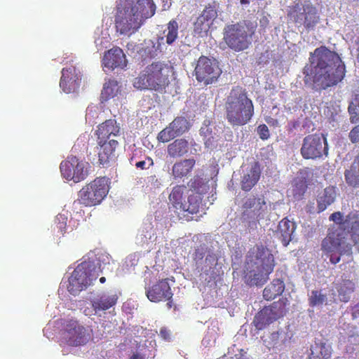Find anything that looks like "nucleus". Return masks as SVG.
I'll list each match as a JSON object with an SVG mask.
<instances>
[{
    "mask_svg": "<svg viewBox=\"0 0 359 359\" xmlns=\"http://www.w3.org/2000/svg\"><path fill=\"white\" fill-rule=\"evenodd\" d=\"M309 63L303 69L304 83L321 91L337 86L346 75V66L334 51L322 46L310 53Z\"/></svg>",
    "mask_w": 359,
    "mask_h": 359,
    "instance_id": "f257e3e1",
    "label": "nucleus"
},
{
    "mask_svg": "<svg viewBox=\"0 0 359 359\" xmlns=\"http://www.w3.org/2000/svg\"><path fill=\"white\" fill-rule=\"evenodd\" d=\"M329 219L339 224V227L330 231L322 241L321 250L330 263L336 264L341 256L352 255L353 245L359 244V219L353 212H350L344 219L339 211L331 214Z\"/></svg>",
    "mask_w": 359,
    "mask_h": 359,
    "instance_id": "f03ea898",
    "label": "nucleus"
},
{
    "mask_svg": "<svg viewBox=\"0 0 359 359\" xmlns=\"http://www.w3.org/2000/svg\"><path fill=\"white\" fill-rule=\"evenodd\" d=\"M156 11L154 0H118L114 15L116 32L130 36L155 15Z\"/></svg>",
    "mask_w": 359,
    "mask_h": 359,
    "instance_id": "7ed1b4c3",
    "label": "nucleus"
},
{
    "mask_svg": "<svg viewBox=\"0 0 359 359\" xmlns=\"http://www.w3.org/2000/svg\"><path fill=\"white\" fill-rule=\"evenodd\" d=\"M275 260L271 250L263 245L250 250L245 264L243 278L248 285L262 286L273 271Z\"/></svg>",
    "mask_w": 359,
    "mask_h": 359,
    "instance_id": "20e7f679",
    "label": "nucleus"
},
{
    "mask_svg": "<svg viewBox=\"0 0 359 359\" xmlns=\"http://www.w3.org/2000/svg\"><path fill=\"white\" fill-rule=\"evenodd\" d=\"M173 67L165 61L156 60L147 65L133 81L135 88L163 93L170 83Z\"/></svg>",
    "mask_w": 359,
    "mask_h": 359,
    "instance_id": "39448f33",
    "label": "nucleus"
},
{
    "mask_svg": "<svg viewBox=\"0 0 359 359\" xmlns=\"http://www.w3.org/2000/svg\"><path fill=\"white\" fill-rule=\"evenodd\" d=\"M225 117L233 127L247 124L254 115L252 101L245 88L237 86L231 90L224 103Z\"/></svg>",
    "mask_w": 359,
    "mask_h": 359,
    "instance_id": "423d86ee",
    "label": "nucleus"
},
{
    "mask_svg": "<svg viewBox=\"0 0 359 359\" xmlns=\"http://www.w3.org/2000/svg\"><path fill=\"white\" fill-rule=\"evenodd\" d=\"M254 33L252 24L243 20L227 25L224 29V40L231 49L239 52L248 48Z\"/></svg>",
    "mask_w": 359,
    "mask_h": 359,
    "instance_id": "0eeeda50",
    "label": "nucleus"
},
{
    "mask_svg": "<svg viewBox=\"0 0 359 359\" xmlns=\"http://www.w3.org/2000/svg\"><path fill=\"white\" fill-rule=\"evenodd\" d=\"M109 190V179L106 177H96L78 192V198L74 201L73 206L83 205L92 207L99 205L107 196Z\"/></svg>",
    "mask_w": 359,
    "mask_h": 359,
    "instance_id": "6e6552de",
    "label": "nucleus"
},
{
    "mask_svg": "<svg viewBox=\"0 0 359 359\" xmlns=\"http://www.w3.org/2000/svg\"><path fill=\"white\" fill-rule=\"evenodd\" d=\"M98 276V271L93 263L83 262L79 264L69 278V284L67 286L68 292L74 296L77 295L91 285Z\"/></svg>",
    "mask_w": 359,
    "mask_h": 359,
    "instance_id": "1a4fd4ad",
    "label": "nucleus"
},
{
    "mask_svg": "<svg viewBox=\"0 0 359 359\" xmlns=\"http://www.w3.org/2000/svg\"><path fill=\"white\" fill-rule=\"evenodd\" d=\"M290 15L297 27L303 26L308 32L314 29L320 22L316 8L309 1L296 3L292 7Z\"/></svg>",
    "mask_w": 359,
    "mask_h": 359,
    "instance_id": "9d476101",
    "label": "nucleus"
},
{
    "mask_svg": "<svg viewBox=\"0 0 359 359\" xmlns=\"http://www.w3.org/2000/svg\"><path fill=\"white\" fill-rule=\"evenodd\" d=\"M328 144L323 135L311 134L303 139L300 153L306 160L321 158L328 155Z\"/></svg>",
    "mask_w": 359,
    "mask_h": 359,
    "instance_id": "9b49d317",
    "label": "nucleus"
},
{
    "mask_svg": "<svg viewBox=\"0 0 359 359\" xmlns=\"http://www.w3.org/2000/svg\"><path fill=\"white\" fill-rule=\"evenodd\" d=\"M285 300L273 302L270 306L264 307L255 316L253 323L256 329L262 330L267 325L283 317L286 313Z\"/></svg>",
    "mask_w": 359,
    "mask_h": 359,
    "instance_id": "f8f14e48",
    "label": "nucleus"
},
{
    "mask_svg": "<svg viewBox=\"0 0 359 359\" xmlns=\"http://www.w3.org/2000/svg\"><path fill=\"white\" fill-rule=\"evenodd\" d=\"M89 167L88 162L79 160L74 156H70L60 163V168L64 178L79 182L87 177Z\"/></svg>",
    "mask_w": 359,
    "mask_h": 359,
    "instance_id": "ddd939ff",
    "label": "nucleus"
},
{
    "mask_svg": "<svg viewBox=\"0 0 359 359\" xmlns=\"http://www.w3.org/2000/svg\"><path fill=\"white\" fill-rule=\"evenodd\" d=\"M194 73L198 82L208 85L217 80L222 74V69L217 62L203 55L197 61Z\"/></svg>",
    "mask_w": 359,
    "mask_h": 359,
    "instance_id": "4468645a",
    "label": "nucleus"
},
{
    "mask_svg": "<svg viewBox=\"0 0 359 359\" xmlns=\"http://www.w3.org/2000/svg\"><path fill=\"white\" fill-rule=\"evenodd\" d=\"M65 343L70 346H79L86 344L90 338L86 328L76 320H69L64 332Z\"/></svg>",
    "mask_w": 359,
    "mask_h": 359,
    "instance_id": "2eb2a0df",
    "label": "nucleus"
},
{
    "mask_svg": "<svg viewBox=\"0 0 359 359\" xmlns=\"http://www.w3.org/2000/svg\"><path fill=\"white\" fill-rule=\"evenodd\" d=\"M217 12L214 5L208 4L194 23V33L198 36H203L208 32L212 21L217 18Z\"/></svg>",
    "mask_w": 359,
    "mask_h": 359,
    "instance_id": "dca6fc26",
    "label": "nucleus"
},
{
    "mask_svg": "<svg viewBox=\"0 0 359 359\" xmlns=\"http://www.w3.org/2000/svg\"><path fill=\"white\" fill-rule=\"evenodd\" d=\"M146 295L149 301L155 303L171 299L173 293L168 283V278L159 280L149 287L146 290Z\"/></svg>",
    "mask_w": 359,
    "mask_h": 359,
    "instance_id": "f3484780",
    "label": "nucleus"
},
{
    "mask_svg": "<svg viewBox=\"0 0 359 359\" xmlns=\"http://www.w3.org/2000/svg\"><path fill=\"white\" fill-rule=\"evenodd\" d=\"M102 65L104 70L107 69L110 71L116 68L126 67L127 60L123 50L118 46H114L106 51L102 60Z\"/></svg>",
    "mask_w": 359,
    "mask_h": 359,
    "instance_id": "a211bd4d",
    "label": "nucleus"
},
{
    "mask_svg": "<svg viewBox=\"0 0 359 359\" xmlns=\"http://www.w3.org/2000/svg\"><path fill=\"white\" fill-rule=\"evenodd\" d=\"M81 75L76 67L70 66L63 68L60 86L66 93H70L76 90L80 86Z\"/></svg>",
    "mask_w": 359,
    "mask_h": 359,
    "instance_id": "6ab92c4d",
    "label": "nucleus"
},
{
    "mask_svg": "<svg viewBox=\"0 0 359 359\" xmlns=\"http://www.w3.org/2000/svg\"><path fill=\"white\" fill-rule=\"evenodd\" d=\"M98 162L102 166L108 165L111 162L115 161L116 149L118 143L114 139L109 140H97Z\"/></svg>",
    "mask_w": 359,
    "mask_h": 359,
    "instance_id": "aec40b11",
    "label": "nucleus"
},
{
    "mask_svg": "<svg viewBox=\"0 0 359 359\" xmlns=\"http://www.w3.org/2000/svg\"><path fill=\"white\" fill-rule=\"evenodd\" d=\"M241 208L243 216L259 219L266 209V202L263 197L250 196L243 200Z\"/></svg>",
    "mask_w": 359,
    "mask_h": 359,
    "instance_id": "412c9836",
    "label": "nucleus"
},
{
    "mask_svg": "<svg viewBox=\"0 0 359 359\" xmlns=\"http://www.w3.org/2000/svg\"><path fill=\"white\" fill-rule=\"evenodd\" d=\"M118 299L116 292L102 293L90 300L91 306L97 313L114 307Z\"/></svg>",
    "mask_w": 359,
    "mask_h": 359,
    "instance_id": "4be33fe9",
    "label": "nucleus"
},
{
    "mask_svg": "<svg viewBox=\"0 0 359 359\" xmlns=\"http://www.w3.org/2000/svg\"><path fill=\"white\" fill-rule=\"evenodd\" d=\"M164 44V38L158 37L156 41L145 39L138 50L139 55L143 60L153 59L163 52L162 46Z\"/></svg>",
    "mask_w": 359,
    "mask_h": 359,
    "instance_id": "5701e85b",
    "label": "nucleus"
},
{
    "mask_svg": "<svg viewBox=\"0 0 359 359\" xmlns=\"http://www.w3.org/2000/svg\"><path fill=\"white\" fill-rule=\"evenodd\" d=\"M120 132V127L114 119H109L99 125L96 131L97 140H109Z\"/></svg>",
    "mask_w": 359,
    "mask_h": 359,
    "instance_id": "b1692460",
    "label": "nucleus"
},
{
    "mask_svg": "<svg viewBox=\"0 0 359 359\" xmlns=\"http://www.w3.org/2000/svg\"><path fill=\"white\" fill-rule=\"evenodd\" d=\"M261 175L260 165L259 162H255L250 169L244 174L241 182L242 190L245 191H250L252 187L258 182Z\"/></svg>",
    "mask_w": 359,
    "mask_h": 359,
    "instance_id": "393cba45",
    "label": "nucleus"
},
{
    "mask_svg": "<svg viewBox=\"0 0 359 359\" xmlns=\"http://www.w3.org/2000/svg\"><path fill=\"white\" fill-rule=\"evenodd\" d=\"M187 189L184 185H175L172 187L168 196L170 205L177 214H181L184 210V193Z\"/></svg>",
    "mask_w": 359,
    "mask_h": 359,
    "instance_id": "a878e982",
    "label": "nucleus"
},
{
    "mask_svg": "<svg viewBox=\"0 0 359 359\" xmlns=\"http://www.w3.org/2000/svg\"><path fill=\"white\" fill-rule=\"evenodd\" d=\"M295 229V223L287 218H284L279 222L276 236L281 241L284 246H287L291 241L292 236Z\"/></svg>",
    "mask_w": 359,
    "mask_h": 359,
    "instance_id": "bb28decb",
    "label": "nucleus"
},
{
    "mask_svg": "<svg viewBox=\"0 0 359 359\" xmlns=\"http://www.w3.org/2000/svg\"><path fill=\"white\" fill-rule=\"evenodd\" d=\"M336 196V188L333 186H328L318 193L316 198L318 212H321L325 210L334 202Z\"/></svg>",
    "mask_w": 359,
    "mask_h": 359,
    "instance_id": "cd10ccee",
    "label": "nucleus"
},
{
    "mask_svg": "<svg viewBox=\"0 0 359 359\" xmlns=\"http://www.w3.org/2000/svg\"><path fill=\"white\" fill-rule=\"evenodd\" d=\"M334 287L338 293L339 300L343 302H348L350 300L351 295L355 288L354 282L346 278H341L334 283Z\"/></svg>",
    "mask_w": 359,
    "mask_h": 359,
    "instance_id": "c85d7f7f",
    "label": "nucleus"
},
{
    "mask_svg": "<svg viewBox=\"0 0 359 359\" xmlns=\"http://www.w3.org/2000/svg\"><path fill=\"white\" fill-rule=\"evenodd\" d=\"M194 158L181 160L174 163L172 168V175L175 179H182L187 177L195 166Z\"/></svg>",
    "mask_w": 359,
    "mask_h": 359,
    "instance_id": "c756f323",
    "label": "nucleus"
},
{
    "mask_svg": "<svg viewBox=\"0 0 359 359\" xmlns=\"http://www.w3.org/2000/svg\"><path fill=\"white\" fill-rule=\"evenodd\" d=\"M189 150V142L184 138L176 139L167 148L168 154L171 158H180L187 154Z\"/></svg>",
    "mask_w": 359,
    "mask_h": 359,
    "instance_id": "7c9ffc66",
    "label": "nucleus"
},
{
    "mask_svg": "<svg viewBox=\"0 0 359 359\" xmlns=\"http://www.w3.org/2000/svg\"><path fill=\"white\" fill-rule=\"evenodd\" d=\"M285 283L283 280L276 278L268 285L263 291V297L267 300H271L280 296L284 292Z\"/></svg>",
    "mask_w": 359,
    "mask_h": 359,
    "instance_id": "2f4dec72",
    "label": "nucleus"
},
{
    "mask_svg": "<svg viewBox=\"0 0 359 359\" xmlns=\"http://www.w3.org/2000/svg\"><path fill=\"white\" fill-rule=\"evenodd\" d=\"M346 182L351 187H359V154L355 156L349 169L344 172Z\"/></svg>",
    "mask_w": 359,
    "mask_h": 359,
    "instance_id": "473e14b6",
    "label": "nucleus"
},
{
    "mask_svg": "<svg viewBox=\"0 0 359 359\" xmlns=\"http://www.w3.org/2000/svg\"><path fill=\"white\" fill-rule=\"evenodd\" d=\"M202 203V196L196 195V194H190L188 196L187 203L185 202L184 205V210L181 212V214L188 213V214H197L199 212L200 208Z\"/></svg>",
    "mask_w": 359,
    "mask_h": 359,
    "instance_id": "72a5a7b5",
    "label": "nucleus"
},
{
    "mask_svg": "<svg viewBox=\"0 0 359 359\" xmlns=\"http://www.w3.org/2000/svg\"><path fill=\"white\" fill-rule=\"evenodd\" d=\"M188 187L190 191L194 192V194L201 196H203L209 189V186L204 182V180L198 175L194 176L189 181Z\"/></svg>",
    "mask_w": 359,
    "mask_h": 359,
    "instance_id": "f704fd0d",
    "label": "nucleus"
},
{
    "mask_svg": "<svg viewBox=\"0 0 359 359\" xmlns=\"http://www.w3.org/2000/svg\"><path fill=\"white\" fill-rule=\"evenodd\" d=\"M118 90V83L115 80H109L104 84L101 92L100 100L102 102L114 97Z\"/></svg>",
    "mask_w": 359,
    "mask_h": 359,
    "instance_id": "c9c22d12",
    "label": "nucleus"
},
{
    "mask_svg": "<svg viewBox=\"0 0 359 359\" xmlns=\"http://www.w3.org/2000/svg\"><path fill=\"white\" fill-rule=\"evenodd\" d=\"M169 126L177 137L182 135L189 129V123L187 119L183 116L176 117Z\"/></svg>",
    "mask_w": 359,
    "mask_h": 359,
    "instance_id": "e433bc0d",
    "label": "nucleus"
},
{
    "mask_svg": "<svg viewBox=\"0 0 359 359\" xmlns=\"http://www.w3.org/2000/svg\"><path fill=\"white\" fill-rule=\"evenodd\" d=\"M67 216L65 214H58L53 225V231L57 236H64L66 233Z\"/></svg>",
    "mask_w": 359,
    "mask_h": 359,
    "instance_id": "4c0bfd02",
    "label": "nucleus"
},
{
    "mask_svg": "<svg viewBox=\"0 0 359 359\" xmlns=\"http://www.w3.org/2000/svg\"><path fill=\"white\" fill-rule=\"evenodd\" d=\"M178 23L176 20H170L167 25V34H165L166 43L172 44L178 36Z\"/></svg>",
    "mask_w": 359,
    "mask_h": 359,
    "instance_id": "58836bf2",
    "label": "nucleus"
},
{
    "mask_svg": "<svg viewBox=\"0 0 359 359\" xmlns=\"http://www.w3.org/2000/svg\"><path fill=\"white\" fill-rule=\"evenodd\" d=\"M327 300L326 294H322L321 291L313 290L309 297V305L312 307L323 305Z\"/></svg>",
    "mask_w": 359,
    "mask_h": 359,
    "instance_id": "ea45409f",
    "label": "nucleus"
},
{
    "mask_svg": "<svg viewBox=\"0 0 359 359\" xmlns=\"http://www.w3.org/2000/svg\"><path fill=\"white\" fill-rule=\"evenodd\" d=\"M356 351H359V335L352 334L348 337L346 352L348 354H353Z\"/></svg>",
    "mask_w": 359,
    "mask_h": 359,
    "instance_id": "a19ab883",
    "label": "nucleus"
},
{
    "mask_svg": "<svg viewBox=\"0 0 359 359\" xmlns=\"http://www.w3.org/2000/svg\"><path fill=\"white\" fill-rule=\"evenodd\" d=\"M175 133L173 132L170 126L162 130L157 135V140L159 142L165 143L176 137Z\"/></svg>",
    "mask_w": 359,
    "mask_h": 359,
    "instance_id": "79ce46f5",
    "label": "nucleus"
},
{
    "mask_svg": "<svg viewBox=\"0 0 359 359\" xmlns=\"http://www.w3.org/2000/svg\"><path fill=\"white\" fill-rule=\"evenodd\" d=\"M318 349L320 352L323 359H329L332 356V346L326 342L322 341H316Z\"/></svg>",
    "mask_w": 359,
    "mask_h": 359,
    "instance_id": "37998d69",
    "label": "nucleus"
},
{
    "mask_svg": "<svg viewBox=\"0 0 359 359\" xmlns=\"http://www.w3.org/2000/svg\"><path fill=\"white\" fill-rule=\"evenodd\" d=\"M348 111L351 115V122L354 123L359 121V101L355 100V103L351 102L348 108Z\"/></svg>",
    "mask_w": 359,
    "mask_h": 359,
    "instance_id": "c03bdc74",
    "label": "nucleus"
},
{
    "mask_svg": "<svg viewBox=\"0 0 359 359\" xmlns=\"http://www.w3.org/2000/svg\"><path fill=\"white\" fill-rule=\"evenodd\" d=\"M208 251V247L205 244L197 246L192 255L193 260L197 264L201 262L205 257Z\"/></svg>",
    "mask_w": 359,
    "mask_h": 359,
    "instance_id": "a18cd8bd",
    "label": "nucleus"
},
{
    "mask_svg": "<svg viewBox=\"0 0 359 359\" xmlns=\"http://www.w3.org/2000/svg\"><path fill=\"white\" fill-rule=\"evenodd\" d=\"M257 133L262 140H266L270 137L269 130L266 124H261L257 127Z\"/></svg>",
    "mask_w": 359,
    "mask_h": 359,
    "instance_id": "49530a36",
    "label": "nucleus"
},
{
    "mask_svg": "<svg viewBox=\"0 0 359 359\" xmlns=\"http://www.w3.org/2000/svg\"><path fill=\"white\" fill-rule=\"evenodd\" d=\"M310 351L311 352L308 356V359H323L316 344V341H315L314 344L311 346Z\"/></svg>",
    "mask_w": 359,
    "mask_h": 359,
    "instance_id": "de8ad7c7",
    "label": "nucleus"
},
{
    "mask_svg": "<svg viewBox=\"0 0 359 359\" xmlns=\"http://www.w3.org/2000/svg\"><path fill=\"white\" fill-rule=\"evenodd\" d=\"M348 137L353 144L359 142V125L355 126L351 130Z\"/></svg>",
    "mask_w": 359,
    "mask_h": 359,
    "instance_id": "09e8293b",
    "label": "nucleus"
},
{
    "mask_svg": "<svg viewBox=\"0 0 359 359\" xmlns=\"http://www.w3.org/2000/svg\"><path fill=\"white\" fill-rule=\"evenodd\" d=\"M147 160L149 162L148 166H146L147 163L145 161H140L135 163L136 168L141 169V170H144V169L149 168L150 166L153 165V164H154L153 160L149 157L147 158Z\"/></svg>",
    "mask_w": 359,
    "mask_h": 359,
    "instance_id": "8fccbe9b",
    "label": "nucleus"
},
{
    "mask_svg": "<svg viewBox=\"0 0 359 359\" xmlns=\"http://www.w3.org/2000/svg\"><path fill=\"white\" fill-rule=\"evenodd\" d=\"M217 262V257L216 255L213 252L208 253L205 257V262L208 263L210 265L216 264Z\"/></svg>",
    "mask_w": 359,
    "mask_h": 359,
    "instance_id": "3c124183",
    "label": "nucleus"
},
{
    "mask_svg": "<svg viewBox=\"0 0 359 359\" xmlns=\"http://www.w3.org/2000/svg\"><path fill=\"white\" fill-rule=\"evenodd\" d=\"M160 336L165 340H169L170 339V331L165 327H162L160 330Z\"/></svg>",
    "mask_w": 359,
    "mask_h": 359,
    "instance_id": "603ef678",
    "label": "nucleus"
},
{
    "mask_svg": "<svg viewBox=\"0 0 359 359\" xmlns=\"http://www.w3.org/2000/svg\"><path fill=\"white\" fill-rule=\"evenodd\" d=\"M351 316L353 319L359 318V302L352 306Z\"/></svg>",
    "mask_w": 359,
    "mask_h": 359,
    "instance_id": "864d4df0",
    "label": "nucleus"
},
{
    "mask_svg": "<svg viewBox=\"0 0 359 359\" xmlns=\"http://www.w3.org/2000/svg\"><path fill=\"white\" fill-rule=\"evenodd\" d=\"M129 359H146L145 356L139 353H133V355Z\"/></svg>",
    "mask_w": 359,
    "mask_h": 359,
    "instance_id": "5fc2aeb1",
    "label": "nucleus"
},
{
    "mask_svg": "<svg viewBox=\"0 0 359 359\" xmlns=\"http://www.w3.org/2000/svg\"><path fill=\"white\" fill-rule=\"evenodd\" d=\"M355 46H356V59L358 62H359V36L357 38L355 41Z\"/></svg>",
    "mask_w": 359,
    "mask_h": 359,
    "instance_id": "6e6d98bb",
    "label": "nucleus"
},
{
    "mask_svg": "<svg viewBox=\"0 0 359 359\" xmlns=\"http://www.w3.org/2000/svg\"><path fill=\"white\" fill-rule=\"evenodd\" d=\"M250 0H240V3L242 5H248L250 4Z\"/></svg>",
    "mask_w": 359,
    "mask_h": 359,
    "instance_id": "4d7b16f0",
    "label": "nucleus"
},
{
    "mask_svg": "<svg viewBox=\"0 0 359 359\" xmlns=\"http://www.w3.org/2000/svg\"><path fill=\"white\" fill-rule=\"evenodd\" d=\"M168 301V303H167V306L168 309H171L172 306V299H170V300H167Z\"/></svg>",
    "mask_w": 359,
    "mask_h": 359,
    "instance_id": "13d9d810",
    "label": "nucleus"
},
{
    "mask_svg": "<svg viewBox=\"0 0 359 359\" xmlns=\"http://www.w3.org/2000/svg\"><path fill=\"white\" fill-rule=\"evenodd\" d=\"M105 281H106V278H105L104 277H101V278H100V282L101 283H104Z\"/></svg>",
    "mask_w": 359,
    "mask_h": 359,
    "instance_id": "bf43d9fd",
    "label": "nucleus"
},
{
    "mask_svg": "<svg viewBox=\"0 0 359 359\" xmlns=\"http://www.w3.org/2000/svg\"><path fill=\"white\" fill-rule=\"evenodd\" d=\"M237 359H248V358H244V357H240V358H238Z\"/></svg>",
    "mask_w": 359,
    "mask_h": 359,
    "instance_id": "052dcab7",
    "label": "nucleus"
}]
</instances>
